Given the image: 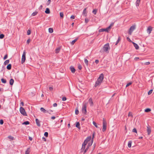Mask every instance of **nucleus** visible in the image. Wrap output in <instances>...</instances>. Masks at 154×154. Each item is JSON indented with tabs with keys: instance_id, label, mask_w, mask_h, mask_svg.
<instances>
[{
	"instance_id": "obj_1",
	"label": "nucleus",
	"mask_w": 154,
	"mask_h": 154,
	"mask_svg": "<svg viewBox=\"0 0 154 154\" xmlns=\"http://www.w3.org/2000/svg\"><path fill=\"white\" fill-rule=\"evenodd\" d=\"M103 78L104 75L103 73H101L100 74L99 77L97 79V80L95 82V84L94 85L95 87H96L97 86L101 84L103 79Z\"/></svg>"
},
{
	"instance_id": "obj_2",
	"label": "nucleus",
	"mask_w": 154,
	"mask_h": 154,
	"mask_svg": "<svg viewBox=\"0 0 154 154\" xmlns=\"http://www.w3.org/2000/svg\"><path fill=\"white\" fill-rule=\"evenodd\" d=\"M110 49L109 43H108L104 45L103 48V50L105 52H107L108 50Z\"/></svg>"
},
{
	"instance_id": "obj_3",
	"label": "nucleus",
	"mask_w": 154,
	"mask_h": 154,
	"mask_svg": "<svg viewBox=\"0 0 154 154\" xmlns=\"http://www.w3.org/2000/svg\"><path fill=\"white\" fill-rule=\"evenodd\" d=\"M87 103H85L83 104V106L82 108V112L84 114H86L87 112Z\"/></svg>"
},
{
	"instance_id": "obj_4",
	"label": "nucleus",
	"mask_w": 154,
	"mask_h": 154,
	"mask_svg": "<svg viewBox=\"0 0 154 154\" xmlns=\"http://www.w3.org/2000/svg\"><path fill=\"white\" fill-rule=\"evenodd\" d=\"M103 128H102V131L104 132L106 131V129L107 125L106 122L104 118H103Z\"/></svg>"
},
{
	"instance_id": "obj_5",
	"label": "nucleus",
	"mask_w": 154,
	"mask_h": 154,
	"mask_svg": "<svg viewBox=\"0 0 154 154\" xmlns=\"http://www.w3.org/2000/svg\"><path fill=\"white\" fill-rule=\"evenodd\" d=\"M20 111L21 114H22L23 116H27V114L25 110L23 107H20Z\"/></svg>"
},
{
	"instance_id": "obj_6",
	"label": "nucleus",
	"mask_w": 154,
	"mask_h": 154,
	"mask_svg": "<svg viewBox=\"0 0 154 154\" xmlns=\"http://www.w3.org/2000/svg\"><path fill=\"white\" fill-rule=\"evenodd\" d=\"M26 60V52L24 51L23 53L21 59V63L23 64Z\"/></svg>"
},
{
	"instance_id": "obj_7",
	"label": "nucleus",
	"mask_w": 154,
	"mask_h": 154,
	"mask_svg": "<svg viewBox=\"0 0 154 154\" xmlns=\"http://www.w3.org/2000/svg\"><path fill=\"white\" fill-rule=\"evenodd\" d=\"M93 140L92 139L91 142L90 143H88V145L87 146V148L85 149L84 152V154H85L88 151V149H89L90 146H91L93 142Z\"/></svg>"
},
{
	"instance_id": "obj_8",
	"label": "nucleus",
	"mask_w": 154,
	"mask_h": 154,
	"mask_svg": "<svg viewBox=\"0 0 154 154\" xmlns=\"http://www.w3.org/2000/svg\"><path fill=\"white\" fill-rule=\"evenodd\" d=\"M135 29V26L134 25L132 26H131L130 29L129 31L128 32V33L130 35H131L132 34L133 31Z\"/></svg>"
},
{
	"instance_id": "obj_9",
	"label": "nucleus",
	"mask_w": 154,
	"mask_h": 154,
	"mask_svg": "<svg viewBox=\"0 0 154 154\" xmlns=\"http://www.w3.org/2000/svg\"><path fill=\"white\" fill-rule=\"evenodd\" d=\"M152 30V28L151 26H149L148 27L147 29V32L149 34L151 31Z\"/></svg>"
},
{
	"instance_id": "obj_10",
	"label": "nucleus",
	"mask_w": 154,
	"mask_h": 154,
	"mask_svg": "<svg viewBox=\"0 0 154 154\" xmlns=\"http://www.w3.org/2000/svg\"><path fill=\"white\" fill-rule=\"evenodd\" d=\"M147 131L148 135H149L151 132V129L150 127V126H148L147 127Z\"/></svg>"
},
{
	"instance_id": "obj_11",
	"label": "nucleus",
	"mask_w": 154,
	"mask_h": 154,
	"mask_svg": "<svg viewBox=\"0 0 154 154\" xmlns=\"http://www.w3.org/2000/svg\"><path fill=\"white\" fill-rule=\"evenodd\" d=\"M70 69L72 73H74L75 72V69L74 68L73 66H71L70 67Z\"/></svg>"
},
{
	"instance_id": "obj_12",
	"label": "nucleus",
	"mask_w": 154,
	"mask_h": 154,
	"mask_svg": "<svg viewBox=\"0 0 154 154\" xmlns=\"http://www.w3.org/2000/svg\"><path fill=\"white\" fill-rule=\"evenodd\" d=\"M35 122H36V123L37 124V125L38 127H40L41 126V125L40 124V122L39 120L38 119H35Z\"/></svg>"
},
{
	"instance_id": "obj_13",
	"label": "nucleus",
	"mask_w": 154,
	"mask_h": 154,
	"mask_svg": "<svg viewBox=\"0 0 154 154\" xmlns=\"http://www.w3.org/2000/svg\"><path fill=\"white\" fill-rule=\"evenodd\" d=\"M133 44L134 45V46L135 48V49L137 50L138 49H139V47L138 45L136 44V43L133 42Z\"/></svg>"
},
{
	"instance_id": "obj_14",
	"label": "nucleus",
	"mask_w": 154,
	"mask_h": 154,
	"mask_svg": "<svg viewBox=\"0 0 154 154\" xmlns=\"http://www.w3.org/2000/svg\"><path fill=\"white\" fill-rule=\"evenodd\" d=\"M87 12L86 11V8L84 9L83 10V13H82V14L83 16H86L87 15Z\"/></svg>"
},
{
	"instance_id": "obj_15",
	"label": "nucleus",
	"mask_w": 154,
	"mask_h": 154,
	"mask_svg": "<svg viewBox=\"0 0 154 154\" xmlns=\"http://www.w3.org/2000/svg\"><path fill=\"white\" fill-rule=\"evenodd\" d=\"M89 102L91 106H92L93 105V102L91 98H90L89 100Z\"/></svg>"
},
{
	"instance_id": "obj_16",
	"label": "nucleus",
	"mask_w": 154,
	"mask_h": 154,
	"mask_svg": "<svg viewBox=\"0 0 154 154\" xmlns=\"http://www.w3.org/2000/svg\"><path fill=\"white\" fill-rule=\"evenodd\" d=\"M104 31L108 32L107 29L106 28V29H101L99 30V32H103Z\"/></svg>"
},
{
	"instance_id": "obj_17",
	"label": "nucleus",
	"mask_w": 154,
	"mask_h": 154,
	"mask_svg": "<svg viewBox=\"0 0 154 154\" xmlns=\"http://www.w3.org/2000/svg\"><path fill=\"white\" fill-rule=\"evenodd\" d=\"M30 152V148H28L25 151V154H29Z\"/></svg>"
},
{
	"instance_id": "obj_18",
	"label": "nucleus",
	"mask_w": 154,
	"mask_h": 154,
	"mask_svg": "<svg viewBox=\"0 0 154 154\" xmlns=\"http://www.w3.org/2000/svg\"><path fill=\"white\" fill-rule=\"evenodd\" d=\"M45 12L47 14H49L50 13V10L49 8H47L46 9V10L45 11Z\"/></svg>"
},
{
	"instance_id": "obj_19",
	"label": "nucleus",
	"mask_w": 154,
	"mask_h": 154,
	"mask_svg": "<svg viewBox=\"0 0 154 154\" xmlns=\"http://www.w3.org/2000/svg\"><path fill=\"white\" fill-rule=\"evenodd\" d=\"M121 40V38L120 36H119L118 39L116 42V43L115 44L116 45H117L118 43Z\"/></svg>"
},
{
	"instance_id": "obj_20",
	"label": "nucleus",
	"mask_w": 154,
	"mask_h": 154,
	"mask_svg": "<svg viewBox=\"0 0 154 154\" xmlns=\"http://www.w3.org/2000/svg\"><path fill=\"white\" fill-rule=\"evenodd\" d=\"M7 69L8 70H10L11 68V64H9L7 66Z\"/></svg>"
},
{
	"instance_id": "obj_21",
	"label": "nucleus",
	"mask_w": 154,
	"mask_h": 154,
	"mask_svg": "<svg viewBox=\"0 0 154 154\" xmlns=\"http://www.w3.org/2000/svg\"><path fill=\"white\" fill-rule=\"evenodd\" d=\"M14 82V80L13 79H11L10 80V82H9L10 84L11 85H13Z\"/></svg>"
},
{
	"instance_id": "obj_22",
	"label": "nucleus",
	"mask_w": 154,
	"mask_h": 154,
	"mask_svg": "<svg viewBox=\"0 0 154 154\" xmlns=\"http://www.w3.org/2000/svg\"><path fill=\"white\" fill-rule=\"evenodd\" d=\"M132 143V141L131 140L129 141L128 143V146L129 148H130L131 147Z\"/></svg>"
},
{
	"instance_id": "obj_23",
	"label": "nucleus",
	"mask_w": 154,
	"mask_h": 154,
	"mask_svg": "<svg viewBox=\"0 0 154 154\" xmlns=\"http://www.w3.org/2000/svg\"><path fill=\"white\" fill-rule=\"evenodd\" d=\"M78 39V38H75V39L73 41H72L71 42V44L72 45H73L75 43V42L77 41V40Z\"/></svg>"
},
{
	"instance_id": "obj_24",
	"label": "nucleus",
	"mask_w": 154,
	"mask_h": 154,
	"mask_svg": "<svg viewBox=\"0 0 154 154\" xmlns=\"http://www.w3.org/2000/svg\"><path fill=\"white\" fill-rule=\"evenodd\" d=\"M76 127L78 129H80V123L79 122H76Z\"/></svg>"
},
{
	"instance_id": "obj_25",
	"label": "nucleus",
	"mask_w": 154,
	"mask_h": 154,
	"mask_svg": "<svg viewBox=\"0 0 154 154\" xmlns=\"http://www.w3.org/2000/svg\"><path fill=\"white\" fill-rule=\"evenodd\" d=\"M91 140V137H87L86 139L85 140L86 141V142H87L88 143V142L89 141H90Z\"/></svg>"
},
{
	"instance_id": "obj_26",
	"label": "nucleus",
	"mask_w": 154,
	"mask_h": 154,
	"mask_svg": "<svg viewBox=\"0 0 154 154\" xmlns=\"http://www.w3.org/2000/svg\"><path fill=\"white\" fill-rule=\"evenodd\" d=\"M60 48H58L56 49L55 50V53H58L60 52Z\"/></svg>"
},
{
	"instance_id": "obj_27",
	"label": "nucleus",
	"mask_w": 154,
	"mask_h": 154,
	"mask_svg": "<svg viewBox=\"0 0 154 154\" xmlns=\"http://www.w3.org/2000/svg\"><path fill=\"white\" fill-rule=\"evenodd\" d=\"M9 63V60H7L5 61V62L4 63V64L5 65H6L8 64Z\"/></svg>"
},
{
	"instance_id": "obj_28",
	"label": "nucleus",
	"mask_w": 154,
	"mask_h": 154,
	"mask_svg": "<svg viewBox=\"0 0 154 154\" xmlns=\"http://www.w3.org/2000/svg\"><path fill=\"white\" fill-rule=\"evenodd\" d=\"M41 111L44 112H47V111L46 110L43 108L41 107L40 109Z\"/></svg>"
},
{
	"instance_id": "obj_29",
	"label": "nucleus",
	"mask_w": 154,
	"mask_h": 154,
	"mask_svg": "<svg viewBox=\"0 0 154 154\" xmlns=\"http://www.w3.org/2000/svg\"><path fill=\"white\" fill-rule=\"evenodd\" d=\"M29 121H26L24 122H23V125H28L29 124Z\"/></svg>"
},
{
	"instance_id": "obj_30",
	"label": "nucleus",
	"mask_w": 154,
	"mask_h": 154,
	"mask_svg": "<svg viewBox=\"0 0 154 154\" xmlns=\"http://www.w3.org/2000/svg\"><path fill=\"white\" fill-rule=\"evenodd\" d=\"M49 32L51 33H52L53 32V29L52 28H49L48 29Z\"/></svg>"
},
{
	"instance_id": "obj_31",
	"label": "nucleus",
	"mask_w": 154,
	"mask_h": 154,
	"mask_svg": "<svg viewBox=\"0 0 154 154\" xmlns=\"http://www.w3.org/2000/svg\"><path fill=\"white\" fill-rule=\"evenodd\" d=\"M84 62H85V63L86 64V65L88 66V60L87 59H85Z\"/></svg>"
},
{
	"instance_id": "obj_32",
	"label": "nucleus",
	"mask_w": 154,
	"mask_h": 154,
	"mask_svg": "<svg viewBox=\"0 0 154 154\" xmlns=\"http://www.w3.org/2000/svg\"><path fill=\"white\" fill-rule=\"evenodd\" d=\"M31 33V29H29L27 31V34L28 35H29Z\"/></svg>"
},
{
	"instance_id": "obj_33",
	"label": "nucleus",
	"mask_w": 154,
	"mask_h": 154,
	"mask_svg": "<svg viewBox=\"0 0 154 154\" xmlns=\"http://www.w3.org/2000/svg\"><path fill=\"white\" fill-rule=\"evenodd\" d=\"M151 110V109L150 108H147L145 110V112H150Z\"/></svg>"
},
{
	"instance_id": "obj_34",
	"label": "nucleus",
	"mask_w": 154,
	"mask_h": 154,
	"mask_svg": "<svg viewBox=\"0 0 154 154\" xmlns=\"http://www.w3.org/2000/svg\"><path fill=\"white\" fill-rule=\"evenodd\" d=\"M38 12L37 11H35V12H33L31 14L32 16H35L37 14Z\"/></svg>"
},
{
	"instance_id": "obj_35",
	"label": "nucleus",
	"mask_w": 154,
	"mask_h": 154,
	"mask_svg": "<svg viewBox=\"0 0 154 154\" xmlns=\"http://www.w3.org/2000/svg\"><path fill=\"white\" fill-rule=\"evenodd\" d=\"M85 148V146H83L82 145V148L81 149V152H82L83 150H84Z\"/></svg>"
},
{
	"instance_id": "obj_36",
	"label": "nucleus",
	"mask_w": 154,
	"mask_h": 154,
	"mask_svg": "<svg viewBox=\"0 0 154 154\" xmlns=\"http://www.w3.org/2000/svg\"><path fill=\"white\" fill-rule=\"evenodd\" d=\"M1 80L2 82L4 83H5L6 82V80L5 79H1Z\"/></svg>"
},
{
	"instance_id": "obj_37",
	"label": "nucleus",
	"mask_w": 154,
	"mask_h": 154,
	"mask_svg": "<svg viewBox=\"0 0 154 154\" xmlns=\"http://www.w3.org/2000/svg\"><path fill=\"white\" fill-rule=\"evenodd\" d=\"M140 0H137L136 2V5L138 6L139 5V3Z\"/></svg>"
},
{
	"instance_id": "obj_38",
	"label": "nucleus",
	"mask_w": 154,
	"mask_h": 154,
	"mask_svg": "<svg viewBox=\"0 0 154 154\" xmlns=\"http://www.w3.org/2000/svg\"><path fill=\"white\" fill-rule=\"evenodd\" d=\"M97 12V10L96 9H94L92 11V13L94 15H95L96 14Z\"/></svg>"
},
{
	"instance_id": "obj_39",
	"label": "nucleus",
	"mask_w": 154,
	"mask_h": 154,
	"mask_svg": "<svg viewBox=\"0 0 154 154\" xmlns=\"http://www.w3.org/2000/svg\"><path fill=\"white\" fill-rule=\"evenodd\" d=\"M60 15L61 18H63V12H61L60 13Z\"/></svg>"
},
{
	"instance_id": "obj_40",
	"label": "nucleus",
	"mask_w": 154,
	"mask_h": 154,
	"mask_svg": "<svg viewBox=\"0 0 154 154\" xmlns=\"http://www.w3.org/2000/svg\"><path fill=\"white\" fill-rule=\"evenodd\" d=\"M4 35L3 34H1L0 35V39H2L4 37Z\"/></svg>"
},
{
	"instance_id": "obj_41",
	"label": "nucleus",
	"mask_w": 154,
	"mask_h": 154,
	"mask_svg": "<svg viewBox=\"0 0 154 154\" xmlns=\"http://www.w3.org/2000/svg\"><path fill=\"white\" fill-rule=\"evenodd\" d=\"M93 125H94V126L97 128H98V126L97 125V123L94 121H93Z\"/></svg>"
},
{
	"instance_id": "obj_42",
	"label": "nucleus",
	"mask_w": 154,
	"mask_h": 154,
	"mask_svg": "<svg viewBox=\"0 0 154 154\" xmlns=\"http://www.w3.org/2000/svg\"><path fill=\"white\" fill-rule=\"evenodd\" d=\"M79 113V111L77 109H76L75 110V114L76 115H78Z\"/></svg>"
},
{
	"instance_id": "obj_43",
	"label": "nucleus",
	"mask_w": 154,
	"mask_h": 154,
	"mask_svg": "<svg viewBox=\"0 0 154 154\" xmlns=\"http://www.w3.org/2000/svg\"><path fill=\"white\" fill-rule=\"evenodd\" d=\"M88 143L85 140L84 141L83 143L82 144V145L83 146H86Z\"/></svg>"
},
{
	"instance_id": "obj_44",
	"label": "nucleus",
	"mask_w": 154,
	"mask_h": 154,
	"mask_svg": "<svg viewBox=\"0 0 154 154\" xmlns=\"http://www.w3.org/2000/svg\"><path fill=\"white\" fill-rule=\"evenodd\" d=\"M8 138H9L10 139H11L12 140H13L14 139V137L11 136H8Z\"/></svg>"
},
{
	"instance_id": "obj_45",
	"label": "nucleus",
	"mask_w": 154,
	"mask_h": 154,
	"mask_svg": "<svg viewBox=\"0 0 154 154\" xmlns=\"http://www.w3.org/2000/svg\"><path fill=\"white\" fill-rule=\"evenodd\" d=\"M51 2V0H48L47 3H46V5H48Z\"/></svg>"
},
{
	"instance_id": "obj_46",
	"label": "nucleus",
	"mask_w": 154,
	"mask_h": 154,
	"mask_svg": "<svg viewBox=\"0 0 154 154\" xmlns=\"http://www.w3.org/2000/svg\"><path fill=\"white\" fill-rule=\"evenodd\" d=\"M44 135L46 137H48V133L47 132H45L44 133Z\"/></svg>"
},
{
	"instance_id": "obj_47",
	"label": "nucleus",
	"mask_w": 154,
	"mask_h": 154,
	"mask_svg": "<svg viewBox=\"0 0 154 154\" xmlns=\"http://www.w3.org/2000/svg\"><path fill=\"white\" fill-rule=\"evenodd\" d=\"M132 131L134 132L137 133V129L135 128H134L133 129Z\"/></svg>"
},
{
	"instance_id": "obj_48",
	"label": "nucleus",
	"mask_w": 154,
	"mask_h": 154,
	"mask_svg": "<svg viewBox=\"0 0 154 154\" xmlns=\"http://www.w3.org/2000/svg\"><path fill=\"white\" fill-rule=\"evenodd\" d=\"M152 90H150L148 92V94L150 95L152 93Z\"/></svg>"
},
{
	"instance_id": "obj_49",
	"label": "nucleus",
	"mask_w": 154,
	"mask_h": 154,
	"mask_svg": "<svg viewBox=\"0 0 154 154\" xmlns=\"http://www.w3.org/2000/svg\"><path fill=\"white\" fill-rule=\"evenodd\" d=\"M53 112V111L51 110H49L48 111H47V112L48 113H49V114H51V112Z\"/></svg>"
},
{
	"instance_id": "obj_50",
	"label": "nucleus",
	"mask_w": 154,
	"mask_h": 154,
	"mask_svg": "<svg viewBox=\"0 0 154 154\" xmlns=\"http://www.w3.org/2000/svg\"><path fill=\"white\" fill-rule=\"evenodd\" d=\"M128 116L129 117V116H132V114L131 112H129L128 114Z\"/></svg>"
},
{
	"instance_id": "obj_51",
	"label": "nucleus",
	"mask_w": 154,
	"mask_h": 154,
	"mask_svg": "<svg viewBox=\"0 0 154 154\" xmlns=\"http://www.w3.org/2000/svg\"><path fill=\"white\" fill-rule=\"evenodd\" d=\"M7 57H8V55L6 54L5 56L4 57L3 59L4 60L6 59L7 58Z\"/></svg>"
},
{
	"instance_id": "obj_52",
	"label": "nucleus",
	"mask_w": 154,
	"mask_h": 154,
	"mask_svg": "<svg viewBox=\"0 0 154 154\" xmlns=\"http://www.w3.org/2000/svg\"><path fill=\"white\" fill-rule=\"evenodd\" d=\"M4 123V122L3 120L1 119L0 120V124L1 125H2Z\"/></svg>"
},
{
	"instance_id": "obj_53",
	"label": "nucleus",
	"mask_w": 154,
	"mask_h": 154,
	"mask_svg": "<svg viewBox=\"0 0 154 154\" xmlns=\"http://www.w3.org/2000/svg\"><path fill=\"white\" fill-rule=\"evenodd\" d=\"M132 84V83L131 82H129L126 85V87H127L128 86H129V85H131V84Z\"/></svg>"
},
{
	"instance_id": "obj_54",
	"label": "nucleus",
	"mask_w": 154,
	"mask_h": 154,
	"mask_svg": "<svg viewBox=\"0 0 154 154\" xmlns=\"http://www.w3.org/2000/svg\"><path fill=\"white\" fill-rule=\"evenodd\" d=\"M89 21V20L88 19L85 18V22L86 23H87Z\"/></svg>"
},
{
	"instance_id": "obj_55",
	"label": "nucleus",
	"mask_w": 154,
	"mask_h": 154,
	"mask_svg": "<svg viewBox=\"0 0 154 154\" xmlns=\"http://www.w3.org/2000/svg\"><path fill=\"white\" fill-rule=\"evenodd\" d=\"M62 100L63 101H66V97H63L62 99Z\"/></svg>"
},
{
	"instance_id": "obj_56",
	"label": "nucleus",
	"mask_w": 154,
	"mask_h": 154,
	"mask_svg": "<svg viewBox=\"0 0 154 154\" xmlns=\"http://www.w3.org/2000/svg\"><path fill=\"white\" fill-rule=\"evenodd\" d=\"M78 68L79 69L81 70L82 69V67L81 65H79L78 66Z\"/></svg>"
},
{
	"instance_id": "obj_57",
	"label": "nucleus",
	"mask_w": 154,
	"mask_h": 154,
	"mask_svg": "<svg viewBox=\"0 0 154 154\" xmlns=\"http://www.w3.org/2000/svg\"><path fill=\"white\" fill-rule=\"evenodd\" d=\"M70 18L71 19H74L75 18V16L73 15H72L70 17Z\"/></svg>"
},
{
	"instance_id": "obj_58",
	"label": "nucleus",
	"mask_w": 154,
	"mask_h": 154,
	"mask_svg": "<svg viewBox=\"0 0 154 154\" xmlns=\"http://www.w3.org/2000/svg\"><path fill=\"white\" fill-rule=\"evenodd\" d=\"M49 89L51 91H52L53 89V87H51L49 88Z\"/></svg>"
},
{
	"instance_id": "obj_59",
	"label": "nucleus",
	"mask_w": 154,
	"mask_h": 154,
	"mask_svg": "<svg viewBox=\"0 0 154 154\" xmlns=\"http://www.w3.org/2000/svg\"><path fill=\"white\" fill-rule=\"evenodd\" d=\"M30 39H28L27 41H26V43L27 44H29V42H30Z\"/></svg>"
},
{
	"instance_id": "obj_60",
	"label": "nucleus",
	"mask_w": 154,
	"mask_h": 154,
	"mask_svg": "<svg viewBox=\"0 0 154 154\" xmlns=\"http://www.w3.org/2000/svg\"><path fill=\"white\" fill-rule=\"evenodd\" d=\"M99 61L98 60H96L95 61V62L96 64H98L99 63Z\"/></svg>"
},
{
	"instance_id": "obj_61",
	"label": "nucleus",
	"mask_w": 154,
	"mask_h": 154,
	"mask_svg": "<svg viewBox=\"0 0 154 154\" xmlns=\"http://www.w3.org/2000/svg\"><path fill=\"white\" fill-rule=\"evenodd\" d=\"M57 106V104L55 103L53 104V106L54 107H56Z\"/></svg>"
},
{
	"instance_id": "obj_62",
	"label": "nucleus",
	"mask_w": 154,
	"mask_h": 154,
	"mask_svg": "<svg viewBox=\"0 0 154 154\" xmlns=\"http://www.w3.org/2000/svg\"><path fill=\"white\" fill-rule=\"evenodd\" d=\"M111 27L109 26L107 27L106 28L107 29L108 31V32L109 30L111 28Z\"/></svg>"
},
{
	"instance_id": "obj_63",
	"label": "nucleus",
	"mask_w": 154,
	"mask_h": 154,
	"mask_svg": "<svg viewBox=\"0 0 154 154\" xmlns=\"http://www.w3.org/2000/svg\"><path fill=\"white\" fill-rule=\"evenodd\" d=\"M43 6L42 5H41L40 7L39 8V10H41Z\"/></svg>"
},
{
	"instance_id": "obj_64",
	"label": "nucleus",
	"mask_w": 154,
	"mask_h": 154,
	"mask_svg": "<svg viewBox=\"0 0 154 154\" xmlns=\"http://www.w3.org/2000/svg\"><path fill=\"white\" fill-rule=\"evenodd\" d=\"M150 62H146L145 63V64L146 65H148L149 64H150Z\"/></svg>"
}]
</instances>
